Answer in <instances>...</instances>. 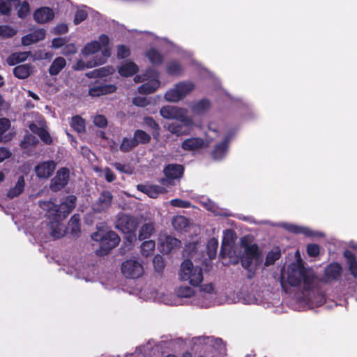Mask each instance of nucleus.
<instances>
[{
	"label": "nucleus",
	"mask_w": 357,
	"mask_h": 357,
	"mask_svg": "<svg viewBox=\"0 0 357 357\" xmlns=\"http://www.w3.org/2000/svg\"><path fill=\"white\" fill-rule=\"evenodd\" d=\"M94 241L100 242V248L98 255H107L112 249L115 248L120 242L119 236L112 231H105L100 230L92 234Z\"/></svg>",
	"instance_id": "nucleus-6"
},
{
	"label": "nucleus",
	"mask_w": 357,
	"mask_h": 357,
	"mask_svg": "<svg viewBox=\"0 0 357 357\" xmlns=\"http://www.w3.org/2000/svg\"><path fill=\"white\" fill-rule=\"evenodd\" d=\"M28 52H15L10 55L7 59V63L10 66H14L20 62L24 61L29 56Z\"/></svg>",
	"instance_id": "nucleus-33"
},
{
	"label": "nucleus",
	"mask_w": 357,
	"mask_h": 357,
	"mask_svg": "<svg viewBox=\"0 0 357 357\" xmlns=\"http://www.w3.org/2000/svg\"><path fill=\"white\" fill-rule=\"evenodd\" d=\"M183 173V167L180 165H168L164 169L165 178H162L160 182L163 185H172L173 180L180 178Z\"/></svg>",
	"instance_id": "nucleus-13"
},
{
	"label": "nucleus",
	"mask_w": 357,
	"mask_h": 357,
	"mask_svg": "<svg viewBox=\"0 0 357 357\" xmlns=\"http://www.w3.org/2000/svg\"><path fill=\"white\" fill-rule=\"evenodd\" d=\"M195 291L192 288L188 286H181L176 290V294L178 297L188 298L194 294Z\"/></svg>",
	"instance_id": "nucleus-45"
},
{
	"label": "nucleus",
	"mask_w": 357,
	"mask_h": 357,
	"mask_svg": "<svg viewBox=\"0 0 357 357\" xmlns=\"http://www.w3.org/2000/svg\"><path fill=\"white\" fill-rule=\"evenodd\" d=\"M350 271L351 274L357 278V261L356 260H351L349 264Z\"/></svg>",
	"instance_id": "nucleus-64"
},
{
	"label": "nucleus",
	"mask_w": 357,
	"mask_h": 357,
	"mask_svg": "<svg viewBox=\"0 0 357 357\" xmlns=\"http://www.w3.org/2000/svg\"><path fill=\"white\" fill-rule=\"evenodd\" d=\"M170 204L172 206L179 208H188L190 203L188 201H184L180 199H174L171 200Z\"/></svg>",
	"instance_id": "nucleus-53"
},
{
	"label": "nucleus",
	"mask_w": 357,
	"mask_h": 357,
	"mask_svg": "<svg viewBox=\"0 0 357 357\" xmlns=\"http://www.w3.org/2000/svg\"><path fill=\"white\" fill-rule=\"evenodd\" d=\"M16 31L8 26H0V36L3 38H9L13 36Z\"/></svg>",
	"instance_id": "nucleus-48"
},
{
	"label": "nucleus",
	"mask_w": 357,
	"mask_h": 357,
	"mask_svg": "<svg viewBox=\"0 0 357 357\" xmlns=\"http://www.w3.org/2000/svg\"><path fill=\"white\" fill-rule=\"evenodd\" d=\"M20 0H0V13L3 15L8 14L13 5L19 3Z\"/></svg>",
	"instance_id": "nucleus-40"
},
{
	"label": "nucleus",
	"mask_w": 357,
	"mask_h": 357,
	"mask_svg": "<svg viewBox=\"0 0 357 357\" xmlns=\"http://www.w3.org/2000/svg\"><path fill=\"white\" fill-rule=\"evenodd\" d=\"M114 72V69L112 68H102L99 70H95L93 72L96 76H105L109 74H112Z\"/></svg>",
	"instance_id": "nucleus-57"
},
{
	"label": "nucleus",
	"mask_w": 357,
	"mask_h": 357,
	"mask_svg": "<svg viewBox=\"0 0 357 357\" xmlns=\"http://www.w3.org/2000/svg\"><path fill=\"white\" fill-rule=\"evenodd\" d=\"M130 54L129 50L124 45H121L118 47L117 56L120 59H123L128 56Z\"/></svg>",
	"instance_id": "nucleus-60"
},
{
	"label": "nucleus",
	"mask_w": 357,
	"mask_h": 357,
	"mask_svg": "<svg viewBox=\"0 0 357 357\" xmlns=\"http://www.w3.org/2000/svg\"><path fill=\"white\" fill-rule=\"evenodd\" d=\"M113 196L109 191H103L98 199L92 204V208L95 212L101 213L106 211L112 204Z\"/></svg>",
	"instance_id": "nucleus-14"
},
{
	"label": "nucleus",
	"mask_w": 357,
	"mask_h": 357,
	"mask_svg": "<svg viewBox=\"0 0 357 357\" xmlns=\"http://www.w3.org/2000/svg\"><path fill=\"white\" fill-rule=\"evenodd\" d=\"M137 188L151 198H156L159 195L165 194L167 192L163 186L160 185H138Z\"/></svg>",
	"instance_id": "nucleus-21"
},
{
	"label": "nucleus",
	"mask_w": 357,
	"mask_h": 357,
	"mask_svg": "<svg viewBox=\"0 0 357 357\" xmlns=\"http://www.w3.org/2000/svg\"><path fill=\"white\" fill-rule=\"evenodd\" d=\"M38 123V125H36V123H31L29 125L30 130L33 132L38 134L41 140L44 142L45 144H51L52 137L50 133L45 128V121L44 119L40 116Z\"/></svg>",
	"instance_id": "nucleus-17"
},
{
	"label": "nucleus",
	"mask_w": 357,
	"mask_h": 357,
	"mask_svg": "<svg viewBox=\"0 0 357 357\" xmlns=\"http://www.w3.org/2000/svg\"><path fill=\"white\" fill-rule=\"evenodd\" d=\"M137 146L136 142L133 139L124 138L121 145V150L123 152H128Z\"/></svg>",
	"instance_id": "nucleus-47"
},
{
	"label": "nucleus",
	"mask_w": 357,
	"mask_h": 357,
	"mask_svg": "<svg viewBox=\"0 0 357 357\" xmlns=\"http://www.w3.org/2000/svg\"><path fill=\"white\" fill-rule=\"evenodd\" d=\"M239 251L234 250V255L241 259L242 266L249 271L255 270L262 261V254L255 243H250L248 239L241 240Z\"/></svg>",
	"instance_id": "nucleus-2"
},
{
	"label": "nucleus",
	"mask_w": 357,
	"mask_h": 357,
	"mask_svg": "<svg viewBox=\"0 0 357 357\" xmlns=\"http://www.w3.org/2000/svg\"><path fill=\"white\" fill-rule=\"evenodd\" d=\"M146 56L153 65H160L163 61V56L155 49L151 48L146 52Z\"/></svg>",
	"instance_id": "nucleus-34"
},
{
	"label": "nucleus",
	"mask_w": 357,
	"mask_h": 357,
	"mask_svg": "<svg viewBox=\"0 0 357 357\" xmlns=\"http://www.w3.org/2000/svg\"><path fill=\"white\" fill-rule=\"evenodd\" d=\"M342 273L341 266L336 263L328 265L325 269V275L328 279L335 280L338 278Z\"/></svg>",
	"instance_id": "nucleus-31"
},
{
	"label": "nucleus",
	"mask_w": 357,
	"mask_h": 357,
	"mask_svg": "<svg viewBox=\"0 0 357 357\" xmlns=\"http://www.w3.org/2000/svg\"><path fill=\"white\" fill-rule=\"evenodd\" d=\"M194 87L192 82H180L165 93V98L169 102H178L188 95Z\"/></svg>",
	"instance_id": "nucleus-12"
},
{
	"label": "nucleus",
	"mask_w": 357,
	"mask_h": 357,
	"mask_svg": "<svg viewBox=\"0 0 357 357\" xmlns=\"http://www.w3.org/2000/svg\"><path fill=\"white\" fill-rule=\"evenodd\" d=\"M227 141L225 140L215 147L213 153V156L215 159H221L225 155L227 150Z\"/></svg>",
	"instance_id": "nucleus-41"
},
{
	"label": "nucleus",
	"mask_w": 357,
	"mask_h": 357,
	"mask_svg": "<svg viewBox=\"0 0 357 357\" xmlns=\"http://www.w3.org/2000/svg\"><path fill=\"white\" fill-rule=\"evenodd\" d=\"M155 228L153 223L143 225L139 231V239L143 240L149 238L154 232Z\"/></svg>",
	"instance_id": "nucleus-37"
},
{
	"label": "nucleus",
	"mask_w": 357,
	"mask_h": 357,
	"mask_svg": "<svg viewBox=\"0 0 357 357\" xmlns=\"http://www.w3.org/2000/svg\"><path fill=\"white\" fill-rule=\"evenodd\" d=\"M86 16H87V13L84 10H82V9L78 10L76 12V14L75 16V19H74L75 24H79L80 22H82L86 18Z\"/></svg>",
	"instance_id": "nucleus-55"
},
{
	"label": "nucleus",
	"mask_w": 357,
	"mask_h": 357,
	"mask_svg": "<svg viewBox=\"0 0 357 357\" xmlns=\"http://www.w3.org/2000/svg\"><path fill=\"white\" fill-rule=\"evenodd\" d=\"M93 123L96 126L102 128L107 125V119L104 116L97 115L94 117Z\"/></svg>",
	"instance_id": "nucleus-59"
},
{
	"label": "nucleus",
	"mask_w": 357,
	"mask_h": 357,
	"mask_svg": "<svg viewBox=\"0 0 357 357\" xmlns=\"http://www.w3.org/2000/svg\"><path fill=\"white\" fill-rule=\"evenodd\" d=\"M76 197L70 195L65 197L59 206L51 201L39 202L40 208L47 212L46 215L52 220L51 236L59 238L66 234L65 227L59 222L65 219L75 206Z\"/></svg>",
	"instance_id": "nucleus-1"
},
{
	"label": "nucleus",
	"mask_w": 357,
	"mask_h": 357,
	"mask_svg": "<svg viewBox=\"0 0 357 357\" xmlns=\"http://www.w3.org/2000/svg\"><path fill=\"white\" fill-rule=\"evenodd\" d=\"M10 127V121L7 119H0V141H3L2 135L6 132Z\"/></svg>",
	"instance_id": "nucleus-51"
},
{
	"label": "nucleus",
	"mask_w": 357,
	"mask_h": 357,
	"mask_svg": "<svg viewBox=\"0 0 357 357\" xmlns=\"http://www.w3.org/2000/svg\"><path fill=\"white\" fill-rule=\"evenodd\" d=\"M70 125L73 130L77 132H83L85 130V121L79 116L72 118Z\"/></svg>",
	"instance_id": "nucleus-39"
},
{
	"label": "nucleus",
	"mask_w": 357,
	"mask_h": 357,
	"mask_svg": "<svg viewBox=\"0 0 357 357\" xmlns=\"http://www.w3.org/2000/svg\"><path fill=\"white\" fill-rule=\"evenodd\" d=\"M153 264L156 271H161L165 267L163 258L159 255H155L153 259Z\"/></svg>",
	"instance_id": "nucleus-49"
},
{
	"label": "nucleus",
	"mask_w": 357,
	"mask_h": 357,
	"mask_svg": "<svg viewBox=\"0 0 357 357\" xmlns=\"http://www.w3.org/2000/svg\"><path fill=\"white\" fill-rule=\"evenodd\" d=\"M138 225L139 222L135 217L123 213L117 216L116 227L123 233L128 234V240L130 243L136 240L135 231Z\"/></svg>",
	"instance_id": "nucleus-9"
},
{
	"label": "nucleus",
	"mask_w": 357,
	"mask_h": 357,
	"mask_svg": "<svg viewBox=\"0 0 357 357\" xmlns=\"http://www.w3.org/2000/svg\"><path fill=\"white\" fill-rule=\"evenodd\" d=\"M109 43L108 37L102 34L99 37L98 41L94 40L88 43L82 50L84 55H89L97 52L99 50H102V57L94 62H89L86 65V68H93V66L104 63L106 59L110 56L109 49L107 45Z\"/></svg>",
	"instance_id": "nucleus-4"
},
{
	"label": "nucleus",
	"mask_w": 357,
	"mask_h": 357,
	"mask_svg": "<svg viewBox=\"0 0 357 357\" xmlns=\"http://www.w3.org/2000/svg\"><path fill=\"white\" fill-rule=\"evenodd\" d=\"M115 168L118 169L119 172L128 174H132L134 172L133 168L131 167L126 165H122L121 163H115L114 165Z\"/></svg>",
	"instance_id": "nucleus-54"
},
{
	"label": "nucleus",
	"mask_w": 357,
	"mask_h": 357,
	"mask_svg": "<svg viewBox=\"0 0 357 357\" xmlns=\"http://www.w3.org/2000/svg\"><path fill=\"white\" fill-rule=\"evenodd\" d=\"M235 233L230 229L225 231L222 242V252L225 255H227L229 257H232L234 251L231 250L232 244L236 238Z\"/></svg>",
	"instance_id": "nucleus-20"
},
{
	"label": "nucleus",
	"mask_w": 357,
	"mask_h": 357,
	"mask_svg": "<svg viewBox=\"0 0 357 357\" xmlns=\"http://www.w3.org/2000/svg\"><path fill=\"white\" fill-rule=\"evenodd\" d=\"M284 227L288 231L294 232L295 234H303L307 236H313L318 235V233H316V232L310 230L309 228L305 227H301V226H297V225H288V224L284 225Z\"/></svg>",
	"instance_id": "nucleus-28"
},
{
	"label": "nucleus",
	"mask_w": 357,
	"mask_h": 357,
	"mask_svg": "<svg viewBox=\"0 0 357 357\" xmlns=\"http://www.w3.org/2000/svg\"><path fill=\"white\" fill-rule=\"evenodd\" d=\"M159 242L161 252L164 254H169L172 250L178 248L181 245V241L177 238L165 234L160 236Z\"/></svg>",
	"instance_id": "nucleus-18"
},
{
	"label": "nucleus",
	"mask_w": 357,
	"mask_h": 357,
	"mask_svg": "<svg viewBox=\"0 0 357 357\" xmlns=\"http://www.w3.org/2000/svg\"><path fill=\"white\" fill-rule=\"evenodd\" d=\"M137 71L138 66L131 61L123 63L119 68V74L123 77L131 76Z\"/></svg>",
	"instance_id": "nucleus-25"
},
{
	"label": "nucleus",
	"mask_w": 357,
	"mask_h": 357,
	"mask_svg": "<svg viewBox=\"0 0 357 357\" xmlns=\"http://www.w3.org/2000/svg\"><path fill=\"white\" fill-rule=\"evenodd\" d=\"M132 102L134 105L139 107H145L149 104V101L144 97H136L133 98Z\"/></svg>",
	"instance_id": "nucleus-58"
},
{
	"label": "nucleus",
	"mask_w": 357,
	"mask_h": 357,
	"mask_svg": "<svg viewBox=\"0 0 357 357\" xmlns=\"http://www.w3.org/2000/svg\"><path fill=\"white\" fill-rule=\"evenodd\" d=\"M67 230L73 236L77 235L80 231L79 218L78 215H74L70 220Z\"/></svg>",
	"instance_id": "nucleus-36"
},
{
	"label": "nucleus",
	"mask_w": 357,
	"mask_h": 357,
	"mask_svg": "<svg viewBox=\"0 0 357 357\" xmlns=\"http://www.w3.org/2000/svg\"><path fill=\"white\" fill-rule=\"evenodd\" d=\"M69 180V170L65 167L59 169L56 176L51 181L50 188L54 191L62 189Z\"/></svg>",
	"instance_id": "nucleus-16"
},
{
	"label": "nucleus",
	"mask_w": 357,
	"mask_h": 357,
	"mask_svg": "<svg viewBox=\"0 0 357 357\" xmlns=\"http://www.w3.org/2000/svg\"><path fill=\"white\" fill-rule=\"evenodd\" d=\"M281 256V251L278 247H275L268 252L266 257L264 263L265 266H269L275 263V261L279 259Z\"/></svg>",
	"instance_id": "nucleus-35"
},
{
	"label": "nucleus",
	"mask_w": 357,
	"mask_h": 357,
	"mask_svg": "<svg viewBox=\"0 0 357 357\" xmlns=\"http://www.w3.org/2000/svg\"><path fill=\"white\" fill-rule=\"evenodd\" d=\"M315 280V275L310 269H306L297 264L289 266L287 271V281L291 286H297L301 282L304 283V287L310 289Z\"/></svg>",
	"instance_id": "nucleus-3"
},
{
	"label": "nucleus",
	"mask_w": 357,
	"mask_h": 357,
	"mask_svg": "<svg viewBox=\"0 0 357 357\" xmlns=\"http://www.w3.org/2000/svg\"><path fill=\"white\" fill-rule=\"evenodd\" d=\"M141 297L145 300H157L167 305H172L174 303L173 301L169 299V296L163 293L159 294L156 291L149 288H145L142 291Z\"/></svg>",
	"instance_id": "nucleus-19"
},
{
	"label": "nucleus",
	"mask_w": 357,
	"mask_h": 357,
	"mask_svg": "<svg viewBox=\"0 0 357 357\" xmlns=\"http://www.w3.org/2000/svg\"><path fill=\"white\" fill-rule=\"evenodd\" d=\"M66 61L63 57H57L52 62L49 68V73L51 75H58L66 66Z\"/></svg>",
	"instance_id": "nucleus-32"
},
{
	"label": "nucleus",
	"mask_w": 357,
	"mask_h": 357,
	"mask_svg": "<svg viewBox=\"0 0 357 357\" xmlns=\"http://www.w3.org/2000/svg\"><path fill=\"white\" fill-rule=\"evenodd\" d=\"M319 246L317 244H310L307 247V252L310 256L316 257L319 253Z\"/></svg>",
	"instance_id": "nucleus-56"
},
{
	"label": "nucleus",
	"mask_w": 357,
	"mask_h": 357,
	"mask_svg": "<svg viewBox=\"0 0 357 357\" xmlns=\"http://www.w3.org/2000/svg\"><path fill=\"white\" fill-rule=\"evenodd\" d=\"M37 143L38 139L36 137L31 135H26L21 142V146L24 149H29L31 146H34Z\"/></svg>",
	"instance_id": "nucleus-46"
},
{
	"label": "nucleus",
	"mask_w": 357,
	"mask_h": 357,
	"mask_svg": "<svg viewBox=\"0 0 357 357\" xmlns=\"http://www.w3.org/2000/svg\"><path fill=\"white\" fill-rule=\"evenodd\" d=\"M173 227L179 231H185L189 227L188 220L182 215L175 216L172 221Z\"/></svg>",
	"instance_id": "nucleus-30"
},
{
	"label": "nucleus",
	"mask_w": 357,
	"mask_h": 357,
	"mask_svg": "<svg viewBox=\"0 0 357 357\" xmlns=\"http://www.w3.org/2000/svg\"><path fill=\"white\" fill-rule=\"evenodd\" d=\"M17 9V15L20 17H24L29 12V6L27 2L24 1L22 3L19 4Z\"/></svg>",
	"instance_id": "nucleus-50"
},
{
	"label": "nucleus",
	"mask_w": 357,
	"mask_h": 357,
	"mask_svg": "<svg viewBox=\"0 0 357 357\" xmlns=\"http://www.w3.org/2000/svg\"><path fill=\"white\" fill-rule=\"evenodd\" d=\"M155 243L154 241L149 240L143 242L140 246L141 254L144 257L151 255L155 250Z\"/></svg>",
	"instance_id": "nucleus-38"
},
{
	"label": "nucleus",
	"mask_w": 357,
	"mask_h": 357,
	"mask_svg": "<svg viewBox=\"0 0 357 357\" xmlns=\"http://www.w3.org/2000/svg\"><path fill=\"white\" fill-rule=\"evenodd\" d=\"M56 163L52 160L39 162L34 168L36 176L40 178H49L55 171Z\"/></svg>",
	"instance_id": "nucleus-15"
},
{
	"label": "nucleus",
	"mask_w": 357,
	"mask_h": 357,
	"mask_svg": "<svg viewBox=\"0 0 357 357\" xmlns=\"http://www.w3.org/2000/svg\"><path fill=\"white\" fill-rule=\"evenodd\" d=\"M201 203L204 206L208 211H211L213 212H216V206L215 204L209 199H204L201 201Z\"/></svg>",
	"instance_id": "nucleus-61"
},
{
	"label": "nucleus",
	"mask_w": 357,
	"mask_h": 357,
	"mask_svg": "<svg viewBox=\"0 0 357 357\" xmlns=\"http://www.w3.org/2000/svg\"><path fill=\"white\" fill-rule=\"evenodd\" d=\"M121 272L127 278L136 279L144 275V267L139 259L131 258L122 263Z\"/></svg>",
	"instance_id": "nucleus-10"
},
{
	"label": "nucleus",
	"mask_w": 357,
	"mask_h": 357,
	"mask_svg": "<svg viewBox=\"0 0 357 357\" xmlns=\"http://www.w3.org/2000/svg\"><path fill=\"white\" fill-rule=\"evenodd\" d=\"M218 247V241L216 238H211L207 244V253L211 259L215 258Z\"/></svg>",
	"instance_id": "nucleus-42"
},
{
	"label": "nucleus",
	"mask_w": 357,
	"mask_h": 357,
	"mask_svg": "<svg viewBox=\"0 0 357 357\" xmlns=\"http://www.w3.org/2000/svg\"><path fill=\"white\" fill-rule=\"evenodd\" d=\"M161 116L167 119L179 120L185 127L191 128L195 123L192 119L188 116V110L172 105H167L160 109Z\"/></svg>",
	"instance_id": "nucleus-8"
},
{
	"label": "nucleus",
	"mask_w": 357,
	"mask_h": 357,
	"mask_svg": "<svg viewBox=\"0 0 357 357\" xmlns=\"http://www.w3.org/2000/svg\"><path fill=\"white\" fill-rule=\"evenodd\" d=\"M68 26L66 24H61L57 25L54 28V32H55V33H57V34H63V33H66L68 31Z\"/></svg>",
	"instance_id": "nucleus-63"
},
{
	"label": "nucleus",
	"mask_w": 357,
	"mask_h": 357,
	"mask_svg": "<svg viewBox=\"0 0 357 357\" xmlns=\"http://www.w3.org/2000/svg\"><path fill=\"white\" fill-rule=\"evenodd\" d=\"M133 138L136 142L137 145L139 143H147L151 139V137L146 132L141 130H137L135 131Z\"/></svg>",
	"instance_id": "nucleus-43"
},
{
	"label": "nucleus",
	"mask_w": 357,
	"mask_h": 357,
	"mask_svg": "<svg viewBox=\"0 0 357 357\" xmlns=\"http://www.w3.org/2000/svg\"><path fill=\"white\" fill-rule=\"evenodd\" d=\"M25 181L22 176H20L15 185L8 192V197L10 199L19 196L24 191Z\"/></svg>",
	"instance_id": "nucleus-27"
},
{
	"label": "nucleus",
	"mask_w": 357,
	"mask_h": 357,
	"mask_svg": "<svg viewBox=\"0 0 357 357\" xmlns=\"http://www.w3.org/2000/svg\"><path fill=\"white\" fill-rule=\"evenodd\" d=\"M105 178L108 182H112L115 179V176L113 172L109 169L106 168L103 171Z\"/></svg>",
	"instance_id": "nucleus-62"
},
{
	"label": "nucleus",
	"mask_w": 357,
	"mask_h": 357,
	"mask_svg": "<svg viewBox=\"0 0 357 357\" xmlns=\"http://www.w3.org/2000/svg\"><path fill=\"white\" fill-rule=\"evenodd\" d=\"M178 276L181 280L188 282L192 287H197L203 281L202 268L187 259L181 264Z\"/></svg>",
	"instance_id": "nucleus-5"
},
{
	"label": "nucleus",
	"mask_w": 357,
	"mask_h": 357,
	"mask_svg": "<svg viewBox=\"0 0 357 357\" xmlns=\"http://www.w3.org/2000/svg\"><path fill=\"white\" fill-rule=\"evenodd\" d=\"M33 72V67L29 64H23L16 66L13 73L19 79L27 78Z\"/></svg>",
	"instance_id": "nucleus-26"
},
{
	"label": "nucleus",
	"mask_w": 357,
	"mask_h": 357,
	"mask_svg": "<svg viewBox=\"0 0 357 357\" xmlns=\"http://www.w3.org/2000/svg\"><path fill=\"white\" fill-rule=\"evenodd\" d=\"M54 13L52 9L43 7L38 9L34 13V19L38 23H45L53 19Z\"/></svg>",
	"instance_id": "nucleus-23"
},
{
	"label": "nucleus",
	"mask_w": 357,
	"mask_h": 357,
	"mask_svg": "<svg viewBox=\"0 0 357 357\" xmlns=\"http://www.w3.org/2000/svg\"><path fill=\"white\" fill-rule=\"evenodd\" d=\"M218 132L216 129L211 126L206 132V141L204 142L200 138H190L185 139L182 144V148L186 151H194L207 146L213 139L216 138Z\"/></svg>",
	"instance_id": "nucleus-11"
},
{
	"label": "nucleus",
	"mask_w": 357,
	"mask_h": 357,
	"mask_svg": "<svg viewBox=\"0 0 357 357\" xmlns=\"http://www.w3.org/2000/svg\"><path fill=\"white\" fill-rule=\"evenodd\" d=\"M211 107V103L207 100H202L191 106L192 112L196 115L203 114L206 112Z\"/></svg>",
	"instance_id": "nucleus-29"
},
{
	"label": "nucleus",
	"mask_w": 357,
	"mask_h": 357,
	"mask_svg": "<svg viewBox=\"0 0 357 357\" xmlns=\"http://www.w3.org/2000/svg\"><path fill=\"white\" fill-rule=\"evenodd\" d=\"M116 91V86L113 84L98 85L90 89L89 95L93 97L100 96L113 93Z\"/></svg>",
	"instance_id": "nucleus-24"
},
{
	"label": "nucleus",
	"mask_w": 357,
	"mask_h": 357,
	"mask_svg": "<svg viewBox=\"0 0 357 357\" xmlns=\"http://www.w3.org/2000/svg\"><path fill=\"white\" fill-rule=\"evenodd\" d=\"M134 81L136 83L144 82L138 88L139 93L149 94L153 93L160 86L158 73L153 69H149L142 75L135 76Z\"/></svg>",
	"instance_id": "nucleus-7"
},
{
	"label": "nucleus",
	"mask_w": 357,
	"mask_h": 357,
	"mask_svg": "<svg viewBox=\"0 0 357 357\" xmlns=\"http://www.w3.org/2000/svg\"><path fill=\"white\" fill-rule=\"evenodd\" d=\"M167 72L171 75H178L181 72V67L177 62H172L167 66Z\"/></svg>",
	"instance_id": "nucleus-52"
},
{
	"label": "nucleus",
	"mask_w": 357,
	"mask_h": 357,
	"mask_svg": "<svg viewBox=\"0 0 357 357\" xmlns=\"http://www.w3.org/2000/svg\"><path fill=\"white\" fill-rule=\"evenodd\" d=\"M45 37V31L40 29L34 30L31 33L24 36L22 38V43L24 45H30L38 41L43 40Z\"/></svg>",
	"instance_id": "nucleus-22"
},
{
	"label": "nucleus",
	"mask_w": 357,
	"mask_h": 357,
	"mask_svg": "<svg viewBox=\"0 0 357 357\" xmlns=\"http://www.w3.org/2000/svg\"><path fill=\"white\" fill-rule=\"evenodd\" d=\"M183 126H185L183 123L181 125L178 123H172L168 125L167 129L170 132L177 135H186L188 131L184 130Z\"/></svg>",
	"instance_id": "nucleus-44"
}]
</instances>
